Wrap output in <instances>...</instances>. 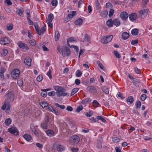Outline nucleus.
Masks as SVG:
<instances>
[{"mask_svg":"<svg viewBox=\"0 0 152 152\" xmlns=\"http://www.w3.org/2000/svg\"><path fill=\"white\" fill-rule=\"evenodd\" d=\"M5 96L6 97V99L2 103V105L1 109L2 110H5L6 109L5 112L7 113L11 111V110L10 102H12L14 101L15 95L14 92L12 91H8Z\"/></svg>","mask_w":152,"mask_h":152,"instance_id":"nucleus-1","label":"nucleus"},{"mask_svg":"<svg viewBox=\"0 0 152 152\" xmlns=\"http://www.w3.org/2000/svg\"><path fill=\"white\" fill-rule=\"evenodd\" d=\"M53 88L54 90L56 91L57 95L58 97L61 96H69V94L65 92L66 90L62 87L60 86H54Z\"/></svg>","mask_w":152,"mask_h":152,"instance_id":"nucleus-2","label":"nucleus"},{"mask_svg":"<svg viewBox=\"0 0 152 152\" xmlns=\"http://www.w3.org/2000/svg\"><path fill=\"white\" fill-rule=\"evenodd\" d=\"M61 52L63 57L69 56L71 53L69 48L65 46H63L61 48Z\"/></svg>","mask_w":152,"mask_h":152,"instance_id":"nucleus-3","label":"nucleus"},{"mask_svg":"<svg viewBox=\"0 0 152 152\" xmlns=\"http://www.w3.org/2000/svg\"><path fill=\"white\" fill-rule=\"evenodd\" d=\"M80 138L79 137L76 135L72 136L69 138V141L72 145H76L79 142Z\"/></svg>","mask_w":152,"mask_h":152,"instance_id":"nucleus-4","label":"nucleus"},{"mask_svg":"<svg viewBox=\"0 0 152 152\" xmlns=\"http://www.w3.org/2000/svg\"><path fill=\"white\" fill-rule=\"evenodd\" d=\"M112 35H107L103 37L101 39V42L103 44L107 43L110 42L113 38Z\"/></svg>","mask_w":152,"mask_h":152,"instance_id":"nucleus-5","label":"nucleus"},{"mask_svg":"<svg viewBox=\"0 0 152 152\" xmlns=\"http://www.w3.org/2000/svg\"><path fill=\"white\" fill-rule=\"evenodd\" d=\"M8 132L16 136L18 135L19 134V132L17 129L14 126L11 127L9 128Z\"/></svg>","mask_w":152,"mask_h":152,"instance_id":"nucleus-6","label":"nucleus"},{"mask_svg":"<svg viewBox=\"0 0 152 152\" xmlns=\"http://www.w3.org/2000/svg\"><path fill=\"white\" fill-rule=\"evenodd\" d=\"M20 74V71L17 69H14L12 73V77L13 78L16 79L18 77Z\"/></svg>","mask_w":152,"mask_h":152,"instance_id":"nucleus-7","label":"nucleus"},{"mask_svg":"<svg viewBox=\"0 0 152 152\" xmlns=\"http://www.w3.org/2000/svg\"><path fill=\"white\" fill-rule=\"evenodd\" d=\"M18 46L20 48L23 49H25L26 50L29 49V48L26 44L21 42H19Z\"/></svg>","mask_w":152,"mask_h":152,"instance_id":"nucleus-8","label":"nucleus"},{"mask_svg":"<svg viewBox=\"0 0 152 152\" xmlns=\"http://www.w3.org/2000/svg\"><path fill=\"white\" fill-rule=\"evenodd\" d=\"M30 129L31 132L33 133L35 135L38 136L39 134L37 131L35 127L33 124H31L30 125Z\"/></svg>","mask_w":152,"mask_h":152,"instance_id":"nucleus-9","label":"nucleus"},{"mask_svg":"<svg viewBox=\"0 0 152 152\" xmlns=\"http://www.w3.org/2000/svg\"><path fill=\"white\" fill-rule=\"evenodd\" d=\"M10 41L8 38L6 37L2 38L0 40V43L2 45H6L10 43Z\"/></svg>","mask_w":152,"mask_h":152,"instance_id":"nucleus-10","label":"nucleus"},{"mask_svg":"<svg viewBox=\"0 0 152 152\" xmlns=\"http://www.w3.org/2000/svg\"><path fill=\"white\" fill-rule=\"evenodd\" d=\"M129 18L132 21L135 20L137 18V15L136 13H132L129 15Z\"/></svg>","mask_w":152,"mask_h":152,"instance_id":"nucleus-11","label":"nucleus"},{"mask_svg":"<svg viewBox=\"0 0 152 152\" xmlns=\"http://www.w3.org/2000/svg\"><path fill=\"white\" fill-rule=\"evenodd\" d=\"M87 89L91 93L95 94L96 93L97 91L95 87L90 86L87 87Z\"/></svg>","mask_w":152,"mask_h":152,"instance_id":"nucleus-12","label":"nucleus"},{"mask_svg":"<svg viewBox=\"0 0 152 152\" xmlns=\"http://www.w3.org/2000/svg\"><path fill=\"white\" fill-rule=\"evenodd\" d=\"M120 16L122 20H125L128 18V15L126 12L124 11L121 13Z\"/></svg>","mask_w":152,"mask_h":152,"instance_id":"nucleus-13","label":"nucleus"},{"mask_svg":"<svg viewBox=\"0 0 152 152\" xmlns=\"http://www.w3.org/2000/svg\"><path fill=\"white\" fill-rule=\"evenodd\" d=\"M32 60L30 58H26L24 60V62L26 65L28 66H31V62Z\"/></svg>","mask_w":152,"mask_h":152,"instance_id":"nucleus-14","label":"nucleus"},{"mask_svg":"<svg viewBox=\"0 0 152 152\" xmlns=\"http://www.w3.org/2000/svg\"><path fill=\"white\" fill-rule=\"evenodd\" d=\"M148 11V9L141 10L139 11V13L141 16H143L145 17L147 15Z\"/></svg>","mask_w":152,"mask_h":152,"instance_id":"nucleus-15","label":"nucleus"},{"mask_svg":"<svg viewBox=\"0 0 152 152\" xmlns=\"http://www.w3.org/2000/svg\"><path fill=\"white\" fill-rule=\"evenodd\" d=\"M83 39V42H86L88 43H90L91 42L90 36L87 34H85Z\"/></svg>","mask_w":152,"mask_h":152,"instance_id":"nucleus-16","label":"nucleus"},{"mask_svg":"<svg viewBox=\"0 0 152 152\" xmlns=\"http://www.w3.org/2000/svg\"><path fill=\"white\" fill-rule=\"evenodd\" d=\"M50 90V88L42 89L41 91H42L41 93V96L43 97H46L47 94V91Z\"/></svg>","mask_w":152,"mask_h":152,"instance_id":"nucleus-17","label":"nucleus"},{"mask_svg":"<svg viewBox=\"0 0 152 152\" xmlns=\"http://www.w3.org/2000/svg\"><path fill=\"white\" fill-rule=\"evenodd\" d=\"M113 25H114L116 27L119 26L121 24L120 20L116 18L114 19L113 20Z\"/></svg>","mask_w":152,"mask_h":152,"instance_id":"nucleus-18","label":"nucleus"},{"mask_svg":"<svg viewBox=\"0 0 152 152\" xmlns=\"http://www.w3.org/2000/svg\"><path fill=\"white\" fill-rule=\"evenodd\" d=\"M46 31L45 27L44 26H42L40 29H39L37 32L38 35H41L42 33H44Z\"/></svg>","mask_w":152,"mask_h":152,"instance_id":"nucleus-19","label":"nucleus"},{"mask_svg":"<svg viewBox=\"0 0 152 152\" xmlns=\"http://www.w3.org/2000/svg\"><path fill=\"white\" fill-rule=\"evenodd\" d=\"M46 133L47 135L49 137H52L54 135V133L53 131L51 129L48 130L46 131Z\"/></svg>","mask_w":152,"mask_h":152,"instance_id":"nucleus-20","label":"nucleus"},{"mask_svg":"<svg viewBox=\"0 0 152 152\" xmlns=\"http://www.w3.org/2000/svg\"><path fill=\"white\" fill-rule=\"evenodd\" d=\"M126 101L128 104H132L134 102V98L132 96H129L126 99Z\"/></svg>","mask_w":152,"mask_h":152,"instance_id":"nucleus-21","label":"nucleus"},{"mask_svg":"<svg viewBox=\"0 0 152 152\" xmlns=\"http://www.w3.org/2000/svg\"><path fill=\"white\" fill-rule=\"evenodd\" d=\"M83 23V20L81 18L78 19L75 22V25H77L80 26Z\"/></svg>","mask_w":152,"mask_h":152,"instance_id":"nucleus-22","label":"nucleus"},{"mask_svg":"<svg viewBox=\"0 0 152 152\" xmlns=\"http://www.w3.org/2000/svg\"><path fill=\"white\" fill-rule=\"evenodd\" d=\"M129 34L126 32H124L122 34V38L124 39H126L129 37Z\"/></svg>","mask_w":152,"mask_h":152,"instance_id":"nucleus-23","label":"nucleus"},{"mask_svg":"<svg viewBox=\"0 0 152 152\" xmlns=\"http://www.w3.org/2000/svg\"><path fill=\"white\" fill-rule=\"evenodd\" d=\"M106 23L107 26L109 27H112L113 26V20L111 19L107 20Z\"/></svg>","mask_w":152,"mask_h":152,"instance_id":"nucleus-24","label":"nucleus"},{"mask_svg":"<svg viewBox=\"0 0 152 152\" xmlns=\"http://www.w3.org/2000/svg\"><path fill=\"white\" fill-rule=\"evenodd\" d=\"M6 71L5 69L3 67H1L0 72V76L1 78L4 79V73Z\"/></svg>","mask_w":152,"mask_h":152,"instance_id":"nucleus-25","label":"nucleus"},{"mask_svg":"<svg viewBox=\"0 0 152 152\" xmlns=\"http://www.w3.org/2000/svg\"><path fill=\"white\" fill-rule=\"evenodd\" d=\"M23 137L27 141H29L31 139V135H28V134H25L23 135Z\"/></svg>","mask_w":152,"mask_h":152,"instance_id":"nucleus-26","label":"nucleus"},{"mask_svg":"<svg viewBox=\"0 0 152 152\" xmlns=\"http://www.w3.org/2000/svg\"><path fill=\"white\" fill-rule=\"evenodd\" d=\"M60 34L59 31L58 30H56L55 31V40L56 41H57L59 37Z\"/></svg>","mask_w":152,"mask_h":152,"instance_id":"nucleus-27","label":"nucleus"},{"mask_svg":"<svg viewBox=\"0 0 152 152\" xmlns=\"http://www.w3.org/2000/svg\"><path fill=\"white\" fill-rule=\"evenodd\" d=\"M108 14V12L107 11H103L100 13V15L102 17L105 18L106 17Z\"/></svg>","mask_w":152,"mask_h":152,"instance_id":"nucleus-28","label":"nucleus"},{"mask_svg":"<svg viewBox=\"0 0 152 152\" xmlns=\"http://www.w3.org/2000/svg\"><path fill=\"white\" fill-rule=\"evenodd\" d=\"M64 146L61 145H58L57 147V149L58 151H62L64 150Z\"/></svg>","mask_w":152,"mask_h":152,"instance_id":"nucleus-29","label":"nucleus"},{"mask_svg":"<svg viewBox=\"0 0 152 152\" xmlns=\"http://www.w3.org/2000/svg\"><path fill=\"white\" fill-rule=\"evenodd\" d=\"M138 30L137 28H134L132 30L131 32V34L133 35H137L138 34Z\"/></svg>","mask_w":152,"mask_h":152,"instance_id":"nucleus-30","label":"nucleus"},{"mask_svg":"<svg viewBox=\"0 0 152 152\" xmlns=\"http://www.w3.org/2000/svg\"><path fill=\"white\" fill-rule=\"evenodd\" d=\"M53 18L54 16L53 14L50 13L48 16V20H47V21L52 22Z\"/></svg>","mask_w":152,"mask_h":152,"instance_id":"nucleus-31","label":"nucleus"},{"mask_svg":"<svg viewBox=\"0 0 152 152\" xmlns=\"http://www.w3.org/2000/svg\"><path fill=\"white\" fill-rule=\"evenodd\" d=\"M39 104L43 108H44L45 107H47L49 104L48 103L44 102H40Z\"/></svg>","mask_w":152,"mask_h":152,"instance_id":"nucleus-32","label":"nucleus"},{"mask_svg":"<svg viewBox=\"0 0 152 152\" xmlns=\"http://www.w3.org/2000/svg\"><path fill=\"white\" fill-rule=\"evenodd\" d=\"M102 91L105 94H109V90L108 88L105 86H103L102 88Z\"/></svg>","mask_w":152,"mask_h":152,"instance_id":"nucleus-33","label":"nucleus"},{"mask_svg":"<svg viewBox=\"0 0 152 152\" xmlns=\"http://www.w3.org/2000/svg\"><path fill=\"white\" fill-rule=\"evenodd\" d=\"M96 118L99 120H100L102 122L106 123V121L105 119L103 117L100 116H97Z\"/></svg>","mask_w":152,"mask_h":152,"instance_id":"nucleus-34","label":"nucleus"},{"mask_svg":"<svg viewBox=\"0 0 152 152\" xmlns=\"http://www.w3.org/2000/svg\"><path fill=\"white\" fill-rule=\"evenodd\" d=\"M8 53L7 50L6 49H4L1 50V55L3 56H5Z\"/></svg>","mask_w":152,"mask_h":152,"instance_id":"nucleus-35","label":"nucleus"},{"mask_svg":"<svg viewBox=\"0 0 152 152\" xmlns=\"http://www.w3.org/2000/svg\"><path fill=\"white\" fill-rule=\"evenodd\" d=\"M79 90V88H74L72 90L71 94L70 95L71 96H72L75 93H76Z\"/></svg>","mask_w":152,"mask_h":152,"instance_id":"nucleus-36","label":"nucleus"},{"mask_svg":"<svg viewBox=\"0 0 152 152\" xmlns=\"http://www.w3.org/2000/svg\"><path fill=\"white\" fill-rule=\"evenodd\" d=\"M93 114V111L92 110H90L88 112L86 113V115L88 117H90Z\"/></svg>","mask_w":152,"mask_h":152,"instance_id":"nucleus-37","label":"nucleus"},{"mask_svg":"<svg viewBox=\"0 0 152 152\" xmlns=\"http://www.w3.org/2000/svg\"><path fill=\"white\" fill-rule=\"evenodd\" d=\"M114 10L113 9H111L109 12L108 16L110 18H111L113 15Z\"/></svg>","mask_w":152,"mask_h":152,"instance_id":"nucleus-38","label":"nucleus"},{"mask_svg":"<svg viewBox=\"0 0 152 152\" xmlns=\"http://www.w3.org/2000/svg\"><path fill=\"white\" fill-rule=\"evenodd\" d=\"M76 39L74 37H70L67 40V43L69 42H71L73 41H75V42Z\"/></svg>","mask_w":152,"mask_h":152,"instance_id":"nucleus-39","label":"nucleus"},{"mask_svg":"<svg viewBox=\"0 0 152 152\" xmlns=\"http://www.w3.org/2000/svg\"><path fill=\"white\" fill-rule=\"evenodd\" d=\"M133 84L135 86H139L140 84V82L139 80L135 79L134 80Z\"/></svg>","mask_w":152,"mask_h":152,"instance_id":"nucleus-40","label":"nucleus"},{"mask_svg":"<svg viewBox=\"0 0 152 152\" xmlns=\"http://www.w3.org/2000/svg\"><path fill=\"white\" fill-rule=\"evenodd\" d=\"M11 120L10 118H7L5 120V123L6 126H8L10 124L11 122Z\"/></svg>","mask_w":152,"mask_h":152,"instance_id":"nucleus-41","label":"nucleus"},{"mask_svg":"<svg viewBox=\"0 0 152 152\" xmlns=\"http://www.w3.org/2000/svg\"><path fill=\"white\" fill-rule=\"evenodd\" d=\"M96 10H99L100 8V6L99 4V2L98 1V0H96Z\"/></svg>","mask_w":152,"mask_h":152,"instance_id":"nucleus-42","label":"nucleus"},{"mask_svg":"<svg viewBox=\"0 0 152 152\" xmlns=\"http://www.w3.org/2000/svg\"><path fill=\"white\" fill-rule=\"evenodd\" d=\"M141 105V102L139 101H137L136 102L135 104V106L137 108H140Z\"/></svg>","mask_w":152,"mask_h":152,"instance_id":"nucleus-43","label":"nucleus"},{"mask_svg":"<svg viewBox=\"0 0 152 152\" xmlns=\"http://www.w3.org/2000/svg\"><path fill=\"white\" fill-rule=\"evenodd\" d=\"M120 139L118 137H115L113 138L112 141L115 143H117L119 141Z\"/></svg>","mask_w":152,"mask_h":152,"instance_id":"nucleus-44","label":"nucleus"},{"mask_svg":"<svg viewBox=\"0 0 152 152\" xmlns=\"http://www.w3.org/2000/svg\"><path fill=\"white\" fill-rule=\"evenodd\" d=\"M58 4V1L57 0H52L51 2V4L53 6L56 7Z\"/></svg>","mask_w":152,"mask_h":152,"instance_id":"nucleus-45","label":"nucleus"},{"mask_svg":"<svg viewBox=\"0 0 152 152\" xmlns=\"http://www.w3.org/2000/svg\"><path fill=\"white\" fill-rule=\"evenodd\" d=\"M82 73L80 70H78L77 71L76 76L77 77H80L82 75Z\"/></svg>","mask_w":152,"mask_h":152,"instance_id":"nucleus-46","label":"nucleus"},{"mask_svg":"<svg viewBox=\"0 0 152 152\" xmlns=\"http://www.w3.org/2000/svg\"><path fill=\"white\" fill-rule=\"evenodd\" d=\"M55 106L58 107H60L61 109H64L65 108V107L64 105H61L58 103H55Z\"/></svg>","mask_w":152,"mask_h":152,"instance_id":"nucleus-47","label":"nucleus"},{"mask_svg":"<svg viewBox=\"0 0 152 152\" xmlns=\"http://www.w3.org/2000/svg\"><path fill=\"white\" fill-rule=\"evenodd\" d=\"M71 48H74L75 50L76 53H77L78 52L79 48L77 46L72 45L70 46Z\"/></svg>","mask_w":152,"mask_h":152,"instance_id":"nucleus-48","label":"nucleus"},{"mask_svg":"<svg viewBox=\"0 0 152 152\" xmlns=\"http://www.w3.org/2000/svg\"><path fill=\"white\" fill-rule=\"evenodd\" d=\"M115 55L116 56V57L118 58H120L121 57V56L120 54L116 50H114L113 51Z\"/></svg>","mask_w":152,"mask_h":152,"instance_id":"nucleus-49","label":"nucleus"},{"mask_svg":"<svg viewBox=\"0 0 152 152\" xmlns=\"http://www.w3.org/2000/svg\"><path fill=\"white\" fill-rule=\"evenodd\" d=\"M17 83L19 86H21L23 84V80L21 79H19L17 80Z\"/></svg>","mask_w":152,"mask_h":152,"instance_id":"nucleus-50","label":"nucleus"},{"mask_svg":"<svg viewBox=\"0 0 152 152\" xmlns=\"http://www.w3.org/2000/svg\"><path fill=\"white\" fill-rule=\"evenodd\" d=\"M41 127L44 129H47L48 128V125L47 124L43 123L41 124Z\"/></svg>","mask_w":152,"mask_h":152,"instance_id":"nucleus-51","label":"nucleus"},{"mask_svg":"<svg viewBox=\"0 0 152 152\" xmlns=\"http://www.w3.org/2000/svg\"><path fill=\"white\" fill-rule=\"evenodd\" d=\"M36 43V41L34 39L31 40L29 41V43L30 45L33 46H35Z\"/></svg>","mask_w":152,"mask_h":152,"instance_id":"nucleus-52","label":"nucleus"},{"mask_svg":"<svg viewBox=\"0 0 152 152\" xmlns=\"http://www.w3.org/2000/svg\"><path fill=\"white\" fill-rule=\"evenodd\" d=\"M93 104L94 106L97 107L99 106V104L96 100H94L93 102Z\"/></svg>","mask_w":152,"mask_h":152,"instance_id":"nucleus-53","label":"nucleus"},{"mask_svg":"<svg viewBox=\"0 0 152 152\" xmlns=\"http://www.w3.org/2000/svg\"><path fill=\"white\" fill-rule=\"evenodd\" d=\"M83 107L82 105L78 107L76 109V112L78 113L81 110L83 109Z\"/></svg>","mask_w":152,"mask_h":152,"instance_id":"nucleus-54","label":"nucleus"},{"mask_svg":"<svg viewBox=\"0 0 152 152\" xmlns=\"http://www.w3.org/2000/svg\"><path fill=\"white\" fill-rule=\"evenodd\" d=\"M52 112L54 113L57 115H58L60 114L58 110L56 109H54Z\"/></svg>","mask_w":152,"mask_h":152,"instance_id":"nucleus-55","label":"nucleus"},{"mask_svg":"<svg viewBox=\"0 0 152 152\" xmlns=\"http://www.w3.org/2000/svg\"><path fill=\"white\" fill-rule=\"evenodd\" d=\"M27 18L28 23L29 25H33L34 24L33 22L29 18V16H27Z\"/></svg>","mask_w":152,"mask_h":152,"instance_id":"nucleus-56","label":"nucleus"},{"mask_svg":"<svg viewBox=\"0 0 152 152\" xmlns=\"http://www.w3.org/2000/svg\"><path fill=\"white\" fill-rule=\"evenodd\" d=\"M146 98V95L145 94H142L140 96L141 99L143 101L145 100Z\"/></svg>","mask_w":152,"mask_h":152,"instance_id":"nucleus-57","label":"nucleus"},{"mask_svg":"<svg viewBox=\"0 0 152 152\" xmlns=\"http://www.w3.org/2000/svg\"><path fill=\"white\" fill-rule=\"evenodd\" d=\"M23 9H19L17 12V14L20 16L23 14Z\"/></svg>","mask_w":152,"mask_h":152,"instance_id":"nucleus-58","label":"nucleus"},{"mask_svg":"<svg viewBox=\"0 0 152 152\" xmlns=\"http://www.w3.org/2000/svg\"><path fill=\"white\" fill-rule=\"evenodd\" d=\"M134 69V71L137 74H140V69H138L137 67H135Z\"/></svg>","mask_w":152,"mask_h":152,"instance_id":"nucleus-59","label":"nucleus"},{"mask_svg":"<svg viewBox=\"0 0 152 152\" xmlns=\"http://www.w3.org/2000/svg\"><path fill=\"white\" fill-rule=\"evenodd\" d=\"M42 75H39L37 78V80L38 82H40L42 80Z\"/></svg>","mask_w":152,"mask_h":152,"instance_id":"nucleus-60","label":"nucleus"},{"mask_svg":"<svg viewBox=\"0 0 152 152\" xmlns=\"http://www.w3.org/2000/svg\"><path fill=\"white\" fill-rule=\"evenodd\" d=\"M13 28V25L12 24L7 25V29L9 31L12 30Z\"/></svg>","mask_w":152,"mask_h":152,"instance_id":"nucleus-61","label":"nucleus"},{"mask_svg":"<svg viewBox=\"0 0 152 152\" xmlns=\"http://www.w3.org/2000/svg\"><path fill=\"white\" fill-rule=\"evenodd\" d=\"M51 71L50 69H49V71L47 73V75L49 77L50 79H51L52 77L51 74Z\"/></svg>","mask_w":152,"mask_h":152,"instance_id":"nucleus-62","label":"nucleus"},{"mask_svg":"<svg viewBox=\"0 0 152 152\" xmlns=\"http://www.w3.org/2000/svg\"><path fill=\"white\" fill-rule=\"evenodd\" d=\"M97 147L98 148H101L102 147V143L100 141H98L97 144Z\"/></svg>","mask_w":152,"mask_h":152,"instance_id":"nucleus-63","label":"nucleus"},{"mask_svg":"<svg viewBox=\"0 0 152 152\" xmlns=\"http://www.w3.org/2000/svg\"><path fill=\"white\" fill-rule=\"evenodd\" d=\"M149 0H143L142 1V4L144 6L149 1Z\"/></svg>","mask_w":152,"mask_h":152,"instance_id":"nucleus-64","label":"nucleus"}]
</instances>
